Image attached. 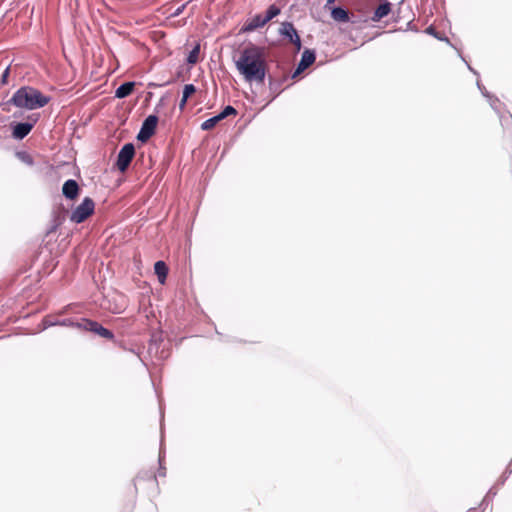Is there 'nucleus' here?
<instances>
[{"mask_svg":"<svg viewBox=\"0 0 512 512\" xmlns=\"http://www.w3.org/2000/svg\"><path fill=\"white\" fill-rule=\"evenodd\" d=\"M135 155V148L132 143L125 144L118 153L116 166L121 172H125Z\"/></svg>","mask_w":512,"mask_h":512,"instance_id":"obj_5","label":"nucleus"},{"mask_svg":"<svg viewBox=\"0 0 512 512\" xmlns=\"http://www.w3.org/2000/svg\"><path fill=\"white\" fill-rule=\"evenodd\" d=\"M280 12H281V9L278 6H276L275 4H272L267 9L265 16H263L261 14H257L254 17L248 19L242 26L240 32L248 33V32H252L258 28H261V27L265 26L273 18L278 16L280 14Z\"/></svg>","mask_w":512,"mask_h":512,"instance_id":"obj_3","label":"nucleus"},{"mask_svg":"<svg viewBox=\"0 0 512 512\" xmlns=\"http://www.w3.org/2000/svg\"><path fill=\"white\" fill-rule=\"evenodd\" d=\"M80 188L78 183L73 180H67L62 187L63 195L69 200H75L79 196Z\"/></svg>","mask_w":512,"mask_h":512,"instance_id":"obj_10","label":"nucleus"},{"mask_svg":"<svg viewBox=\"0 0 512 512\" xmlns=\"http://www.w3.org/2000/svg\"><path fill=\"white\" fill-rule=\"evenodd\" d=\"M155 274L161 284H164L168 274V267L164 261H157L154 265Z\"/></svg>","mask_w":512,"mask_h":512,"instance_id":"obj_13","label":"nucleus"},{"mask_svg":"<svg viewBox=\"0 0 512 512\" xmlns=\"http://www.w3.org/2000/svg\"><path fill=\"white\" fill-rule=\"evenodd\" d=\"M222 117H220V114H217L207 120H205L202 124H201V129L202 130H211L213 129L220 121H222Z\"/></svg>","mask_w":512,"mask_h":512,"instance_id":"obj_16","label":"nucleus"},{"mask_svg":"<svg viewBox=\"0 0 512 512\" xmlns=\"http://www.w3.org/2000/svg\"><path fill=\"white\" fill-rule=\"evenodd\" d=\"M219 114H220V117H222V119H225L228 116H236L237 110L234 107L228 105Z\"/></svg>","mask_w":512,"mask_h":512,"instance_id":"obj_18","label":"nucleus"},{"mask_svg":"<svg viewBox=\"0 0 512 512\" xmlns=\"http://www.w3.org/2000/svg\"><path fill=\"white\" fill-rule=\"evenodd\" d=\"M200 46L196 45L189 53L187 62L189 64H196L199 61Z\"/></svg>","mask_w":512,"mask_h":512,"instance_id":"obj_17","label":"nucleus"},{"mask_svg":"<svg viewBox=\"0 0 512 512\" xmlns=\"http://www.w3.org/2000/svg\"><path fill=\"white\" fill-rule=\"evenodd\" d=\"M237 71L246 82L260 83L265 80L267 62L264 48L249 44L234 57Z\"/></svg>","mask_w":512,"mask_h":512,"instance_id":"obj_1","label":"nucleus"},{"mask_svg":"<svg viewBox=\"0 0 512 512\" xmlns=\"http://www.w3.org/2000/svg\"><path fill=\"white\" fill-rule=\"evenodd\" d=\"M95 210V202L90 197H85L83 201L72 211L70 220L73 223L80 224L88 219Z\"/></svg>","mask_w":512,"mask_h":512,"instance_id":"obj_4","label":"nucleus"},{"mask_svg":"<svg viewBox=\"0 0 512 512\" xmlns=\"http://www.w3.org/2000/svg\"><path fill=\"white\" fill-rule=\"evenodd\" d=\"M79 326L83 327L85 330L95 332L96 334L100 335L101 337L109 339V340L113 339V337H114L113 333L109 329L104 328L102 325H100L96 321L84 319L83 322L81 324H79Z\"/></svg>","mask_w":512,"mask_h":512,"instance_id":"obj_7","label":"nucleus"},{"mask_svg":"<svg viewBox=\"0 0 512 512\" xmlns=\"http://www.w3.org/2000/svg\"><path fill=\"white\" fill-rule=\"evenodd\" d=\"M33 126H34L33 123H28V122L17 123L13 127L12 135L16 139H23L30 133V131L33 129Z\"/></svg>","mask_w":512,"mask_h":512,"instance_id":"obj_11","label":"nucleus"},{"mask_svg":"<svg viewBox=\"0 0 512 512\" xmlns=\"http://www.w3.org/2000/svg\"><path fill=\"white\" fill-rule=\"evenodd\" d=\"M335 0H327L328 4L334 3Z\"/></svg>","mask_w":512,"mask_h":512,"instance_id":"obj_23","label":"nucleus"},{"mask_svg":"<svg viewBox=\"0 0 512 512\" xmlns=\"http://www.w3.org/2000/svg\"><path fill=\"white\" fill-rule=\"evenodd\" d=\"M10 102L18 108L35 110L46 106L50 97L34 87L24 86L13 94Z\"/></svg>","mask_w":512,"mask_h":512,"instance_id":"obj_2","label":"nucleus"},{"mask_svg":"<svg viewBox=\"0 0 512 512\" xmlns=\"http://www.w3.org/2000/svg\"><path fill=\"white\" fill-rule=\"evenodd\" d=\"M158 123V117L155 115H149L143 122L140 132L138 133L137 139L141 142H146L155 133V129Z\"/></svg>","mask_w":512,"mask_h":512,"instance_id":"obj_6","label":"nucleus"},{"mask_svg":"<svg viewBox=\"0 0 512 512\" xmlns=\"http://www.w3.org/2000/svg\"><path fill=\"white\" fill-rule=\"evenodd\" d=\"M391 12V3L388 1H384L381 3L374 11L371 20L373 22H379L384 17L388 16V14Z\"/></svg>","mask_w":512,"mask_h":512,"instance_id":"obj_12","label":"nucleus"},{"mask_svg":"<svg viewBox=\"0 0 512 512\" xmlns=\"http://www.w3.org/2000/svg\"><path fill=\"white\" fill-rule=\"evenodd\" d=\"M187 101H188V98H187V97L182 96V99H181L180 104H179V108H180V110H184V108H185V106H186Z\"/></svg>","mask_w":512,"mask_h":512,"instance_id":"obj_20","label":"nucleus"},{"mask_svg":"<svg viewBox=\"0 0 512 512\" xmlns=\"http://www.w3.org/2000/svg\"><path fill=\"white\" fill-rule=\"evenodd\" d=\"M280 32L282 35L289 38V41L296 46L297 50H300L301 40L297 33V30L295 29L294 25L291 22L282 23Z\"/></svg>","mask_w":512,"mask_h":512,"instance_id":"obj_8","label":"nucleus"},{"mask_svg":"<svg viewBox=\"0 0 512 512\" xmlns=\"http://www.w3.org/2000/svg\"><path fill=\"white\" fill-rule=\"evenodd\" d=\"M9 76V68H6L2 74V82L6 83Z\"/></svg>","mask_w":512,"mask_h":512,"instance_id":"obj_21","label":"nucleus"},{"mask_svg":"<svg viewBox=\"0 0 512 512\" xmlns=\"http://www.w3.org/2000/svg\"><path fill=\"white\" fill-rule=\"evenodd\" d=\"M196 92V88L193 84H186L183 89V95L184 97H187L188 99Z\"/></svg>","mask_w":512,"mask_h":512,"instance_id":"obj_19","label":"nucleus"},{"mask_svg":"<svg viewBox=\"0 0 512 512\" xmlns=\"http://www.w3.org/2000/svg\"><path fill=\"white\" fill-rule=\"evenodd\" d=\"M315 61V54L311 50H305L302 53V57L300 60V63L298 64L297 69L295 70L293 74V78H295L297 75H299L302 71H304L306 68H308L310 65H312Z\"/></svg>","mask_w":512,"mask_h":512,"instance_id":"obj_9","label":"nucleus"},{"mask_svg":"<svg viewBox=\"0 0 512 512\" xmlns=\"http://www.w3.org/2000/svg\"><path fill=\"white\" fill-rule=\"evenodd\" d=\"M134 86H135L134 82L123 83L116 89L115 96L117 98H125V97L129 96L133 92Z\"/></svg>","mask_w":512,"mask_h":512,"instance_id":"obj_14","label":"nucleus"},{"mask_svg":"<svg viewBox=\"0 0 512 512\" xmlns=\"http://www.w3.org/2000/svg\"><path fill=\"white\" fill-rule=\"evenodd\" d=\"M332 18L336 21L347 22L349 20V15L346 10L340 7H336L332 10Z\"/></svg>","mask_w":512,"mask_h":512,"instance_id":"obj_15","label":"nucleus"},{"mask_svg":"<svg viewBox=\"0 0 512 512\" xmlns=\"http://www.w3.org/2000/svg\"><path fill=\"white\" fill-rule=\"evenodd\" d=\"M57 227H58V225H55L53 228H51V229L49 230V232H50V233H51V232H55V231H56V229H57Z\"/></svg>","mask_w":512,"mask_h":512,"instance_id":"obj_22","label":"nucleus"}]
</instances>
